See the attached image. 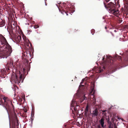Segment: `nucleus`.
Masks as SVG:
<instances>
[{
  "mask_svg": "<svg viewBox=\"0 0 128 128\" xmlns=\"http://www.w3.org/2000/svg\"><path fill=\"white\" fill-rule=\"evenodd\" d=\"M4 20H2V22L0 24V25H1V26H4Z\"/></svg>",
  "mask_w": 128,
  "mask_h": 128,
  "instance_id": "nucleus-18",
  "label": "nucleus"
},
{
  "mask_svg": "<svg viewBox=\"0 0 128 128\" xmlns=\"http://www.w3.org/2000/svg\"><path fill=\"white\" fill-rule=\"evenodd\" d=\"M115 58L118 59L120 62L122 61L121 57L120 56L116 55L115 56Z\"/></svg>",
  "mask_w": 128,
  "mask_h": 128,
  "instance_id": "nucleus-14",
  "label": "nucleus"
},
{
  "mask_svg": "<svg viewBox=\"0 0 128 128\" xmlns=\"http://www.w3.org/2000/svg\"><path fill=\"white\" fill-rule=\"evenodd\" d=\"M114 118H112L111 119V122L112 123L114 122Z\"/></svg>",
  "mask_w": 128,
  "mask_h": 128,
  "instance_id": "nucleus-23",
  "label": "nucleus"
},
{
  "mask_svg": "<svg viewBox=\"0 0 128 128\" xmlns=\"http://www.w3.org/2000/svg\"><path fill=\"white\" fill-rule=\"evenodd\" d=\"M18 41L20 42V40H21V37L20 36H18Z\"/></svg>",
  "mask_w": 128,
  "mask_h": 128,
  "instance_id": "nucleus-19",
  "label": "nucleus"
},
{
  "mask_svg": "<svg viewBox=\"0 0 128 128\" xmlns=\"http://www.w3.org/2000/svg\"><path fill=\"white\" fill-rule=\"evenodd\" d=\"M91 33L93 35L94 32V29H92L91 30Z\"/></svg>",
  "mask_w": 128,
  "mask_h": 128,
  "instance_id": "nucleus-21",
  "label": "nucleus"
},
{
  "mask_svg": "<svg viewBox=\"0 0 128 128\" xmlns=\"http://www.w3.org/2000/svg\"><path fill=\"white\" fill-rule=\"evenodd\" d=\"M116 117V118H117L118 119H119L118 117V116H117Z\"/></svg>",
  "mask_w": 128,
  "mask_h": 128,
  "instance_id": "nucleus-40",
  "label": "nucleus"
},
{
  "mask_svg": "<svg viewBox=\"0 0 128 128\" xmlns=\"http://www.w3.org/2000/svg\"><path fill=\"white\" fill-rule=\"evenodd\" d=\"M114 128H118L116 126L115 124H114Z\"/></svg>",
  "mask_w": 128,
  "mask_h": 128,
  "instance_id": "nucleus-24",
  "label": "nucleus"
},
{
  "mask_svg": "<svg viewBox=\"0 0 128 128\" xmlns=\"http://www.w3.org/2000/svg\"><path fill=\"white\" fill-rule=\"evenodd\" d=\"M106 58H107L108 59H107V60L108 61V60H110V63H112L113 62V60L111 59V57H110V56H106Z\"/></svg>",
  "mask_w": 128,
  "mask_h": 128,
  "instance_id": "nucleus-15",
  "label": "nucleus"
},
{
  "mask_svg": "<svg viewBox=\"0 0 128 128\" xmlns=\"http://www.w3.org/2000/svg\"><path fill=\"white\" fill-rule=\"evenodd\" d=\"M88 111V106L87 105L84 111V114H86Z\"/></svg>",
  "mask_w": 128,
  "mask_h": 128,
  "instance_id": "nucleus-13",
  "label": "nucleus"
},
{
  "mask_svg": "<svg viewBox=\"0 0 128 128\" xmlns=\"http://www.w3.org/2000/svg\"><path fill=\"white\" fill-rule=\"evenodd\" d=\"M24 112H27V110H24Z\"/></svg>",
  "mask_w": 128,
  "mask_h": 128,
  "instance_id": "nucleus-36",
  "label": "nucleus"
},
{
  "mask_svg": "<svg viewBox=\"0 0 128 128\" xmlns=\"http://www.w3.org/2000/svg\"><path fill=\"white\" fill-rule=\"evenodd\" d=\"M92 114L95 116H97L98 115V109L96 108L93 111Z\"/></svg>",
  "mask_w": 128,
  "mask_h": 128,
  "instance_id": "nucleus-10",
  "label": "nucleus"
},
{
  "mask_svg": "<svg viewBox=\"0 0 128 128\" xmlns=\"http://www.w3.org/2000/svg\"><path fill=\"white\" fill-rule=\"evenodd\" d=\"M104 4L105 8H109V12L112 14L116 16L120 15L118 10H116V4L112 2H110L106 4L105 2H104Z\"/></svg>",
  "mask_w": 128,
  "mask_h": 128,
  "instance_id": "nucleus-2",
  "label": "nucleus"
},
{
  "mask_svg": "<svg viewBox=\"0 0 128 128\" xmlns=\"http://www.w3.org/2000/svg\"><path fill=\"white\" fill-rule=\"evenodd\" d=\"M107 121L108 123L109 124L108 126V128H113V125H112V123L109 121V118L108 117V118H106Z\"/></svg>",
  "mask_w": 128,
  "mask_h": 128,
  "instance_id": "nucleus-8",
  "label": "nucleus"
},
{
  "mask_svg": "<svg viewBox=\"0 0 128 128\" xmlns=\"http://www.w3.org/2000/svg\"><path fill=\"white\" fill-rule=\"evenodd\" d=\"M103 68H104V69H105V67H104V66H103Z\"/></svg>",
  "mask_w": 128,
  "mask_h": 128,
  "instance_id": "nucleus-35",
  "label": "nucleus"
},
{
  "mask_svg": "<svg viewBox=\"0 0 128 128\" xmlns=\"http://www.w3.org/2000/svg\"><path fill=\"white\" fill-rule=\"evenodd\" d=\"M75 106H78V105H77L76 102H75L74 100H72V103L71 104V108L72 112L73 111H76V108Z\"/></svg>",
  "mask_w": 128,
  "mask_h": 128,
  "instance_id": "nucleus-6",
  "label": "nucleus"
},
{
  "mask_svg": "<svg viewBox=\"0 0 128 128\" xmlns=\"http://www.w3.org/2000/svg\"><path fill=\"white\" fill-rule=\"evenodd\" d=\"M93 99L94 100H94H96V98H94V97H93Z\"/></svg>",
  "mask_w": 128,
  "mask_h": 128,
  "instance_id": "nucleus-33",
  "label": "nucleus"
},
{
  "mask_svg": "<svg viewBox=\"0 0 128 128\" xmlns=\"http://www.w3.org/2000/svg\"><path fill=\"white\" fill-rule=\"evenodd\" d=\"M114 32H116V30H114Z\"/></svg>",
  "mask_w": 128,
  "mask_h": 128,
  "instance_id": "nucleus-38",
  "label": "nucleus"
},
{
  "mask_svg": "<svg viewBox=\"0 0 128 128\" xmlns=\"http://www.w3.org/2000/svg\"><path fill=\"white\" fill-rule=\"evenodd\" d=\"M29 42L30 43V46H31V44L30 43V42L28 40H27V41H26V46H27V47H28V48H30V47L29 46Z\"/></svg>",
  "mask_w": 128,
  "mask_h": 128,
  "instance_id": "nucleus-16",
  "label": "nucleus"
},
{
  "mask_svg": "<svg viewBox=\"0 0 128 128\" xmlns=\"http://www.w3.org/2000/svg\"><path fill=\"white\" fill-rule=\"evenodd\" d=\"M124 0V2L128 5V0Z\"/></svg>",
  "mask_w": 128,
  "mask_h": 128,
  "instance_id": "nucleus-20",
  "label": "nucleus"
},
{
  "mask_svg": "<svg viewBox=\"0 0 128 128\" xmlns=\"http://www.w3.org/2000/svg\"><path fill=\"white\" fill-rule=\"evenodd\" d=\"M98 128H101V127L99 125L98 126Z\"/></svg>",
  "mask_w": 128,
  "mask_h": 128,
  "instance_id": "nucleus-31",
  "label": "nucleus"
},
{
  "mask_svg": "<svg viewBox=\"0 0 128 128\" xmlns=\"http://www.w3.org/2000/svg\"><path fill=\"white\" fill-rule=\"evenodd\" d=\"M25 69L24 68H23L22 70L21 71L20 70L18 72V73L17 74L16 73L15 74L16 76V78H15V80L16 81H18V82H20L21 80L23 79L24 78L23 74L24 72ZM23 80L22 81V82Z\"/></svg>",
  "mask_w": 128,
  "mask_h": 128,
  "instance_id": "nucleus-4",
  "label": "nucleus"
},
{
  "mask_svg": "<svg viewBox=\"0 0 128 128\" xmlns=\"http://www.w3.org/2000/svg\"><path fill=\"white\" fill-rule=\"evenodd\" d=\"M7 66L9 68L13 66V64L12 62V61L10 60V62H8L7 63Z\"/></svg>",
  "mask_w": 128,
  "mask_h": 128,
  "instance_id": "nucleus-9",
  "label": "nucleus"
},
{
  "mask_svg": "<svg viewBox=\"0 0 128 128\" xmlns=\"http://www.w3.org/2000/svg\"><path fill=\"white\" fill-rule=\"evenodd\" d=\"M105 28L106 29V28H107V27H106H106H105Z\"/></svg>",
  "mask_w": 128,
  "mask_h": 128,
  "instance_id": "nucleus-39",
  "label": "nucleus"
},
{
  "mask_svg": "<svg viewBox=\"0 0 128 128\" xmlns=\"http://www.w3.org/2000/svg\"><path fill=\"white\" fill-rule=\"evenodd\" d=\"M122 21V18H118V23H120Z\"/></svg>",
  "mask_w": 128,
  "mask_h": 128,
  "instance_id": "nucleus-17",
  "label": "nucleus"
},
{
  "mask_svg": "<svg viewBox=\"0 0 128 128\" xmlns=\"http://www.w3.org/2000/svg\"><path fill=\"white\" fill-rule=\"evenodd\" d=\"M117 4H118V6L119 7H120V4H119V2L118 1L117 2Z\"/></svg>",
  "mask_w": 128,
  "mask_h": 128,
  "instance_id": "nucleus-26",
  "label": "nucleus"
},
{
  "mask_svg": "<svg viewBox=\"0 0 128 128\" xmlns=\"http://www.w3.org/2000/svg\"><path fill=\"white\" fill-rule=\"evenodd\" d=\"M86 97L85 96V95H84V96H83L82 97H81L79 100V102H80V103H82L84 100L86 99Z\"/></svg>",
  "mask_w": 128,
  "mask_h": 128,
  "instance_id": "nucleus-11",
  "label": "nucleus"
},
{
  "mask_svg": "<svg viewBox=\"0 0 128 128\" xmlns=\"http://www.w3.org/2000/svg\"><path fill=\"white\" fill-rule=\"evenodd\" d=\"M124 62H122V63L121 64H124Z\"/></svg>",
  "mask_w": 128,
  "mask_h": 128,
  "instance_id": "nucleus-37",
  "label": "nucleus"
},
{
  "mask_svg": "<svg viewBox=\"0 0 128 128\" xmlns=\"http://www.w3.org/2000/svg\"><path fill=\"white\" fill-rule=\"evenodd\" d=\"M16 123L17 124H18V122H16Z\"/></svg>",
  "mask_w": 128,
  "mask_h": 128,
  "instance_id": "nucleus-41",
  "label": "nucleus"
},
{
  "mask_svg": "<svg viewBox=\"0 0 128 128\" xmlns=\"http://www.w3.org/2000/svg\"><path fill=\"white\" fill-rule=\"evenodd\" d=\"M105 56H104L103 57L102 60H104V59L105 58Z\"/></svg>",
  "mask_w": 128,
  "mask_h": 128,
  "instance_id": "nucleus-27",
  "label": "nucleus"
},
{
  "mask_svg": "<svg viewBox=\"0 0 128 128\" xmlns=\"http://www.w3.org/2000/svg\"><path fill=\"white\" fill-rule=\"evenodd\" d=\"M34 112L32 111V112L31 117L30 118L31 121L32 122L34 119Z\"/></svg>",
  "mask_w": 128,
  "mask_h": 128,
  "instance_id": "nucleus-12",
  "label": "nucleus"
},
{
  "mask_svg": "<svg viewBox=\"0 0 128 128\" xmlns=\"http://www.w3.org/2000/svg\"><path fill=\"white\" fill-rule=\"evenodd\" d=\"M125 60L126 61V62L127 61H128V60H126L125 59H124V63H125Z\"/></svg>",
  "mask_w": 128,
  "mask_h": 128,
  "instance_id": "nucleus-29",
  "label": "nucleus"
},
{
  "mask_svg": "<svg viewBox=\"0 0 128 128\" xmlns=\"http://www.w3.org/2000/svg\"><path fill=\"white\" fill-rule=\"evenodd\" d=\"M116 117V116H115V117H114V116H113V118H114V120H116V119H115V117Z\"/></svg>",
  "mask_w": 128,
  "mask_h": 128,
  "instance_id": "nucleus-30",
  "label": "nucleus"
},
{
  "mask_svg": "<svg viewBox=\"0 0 128 128\" xmlns=\"http://www.w3.org/2000/svg\"><path fill=\"white\" fill-rule=\"evenodd\" d=\"M58 6L59 11L60 12H61V13L63 14H64L63 12H64L65 14H66V15L68 16V15L69 14H70V12H68V10L70 9V8L68 7H66V9L65 8V10H64L63 8L61 7L60 8V7H58V6Z\"/></svg>",
  "mask_w": 128,
  "mask_h": 128,
  "instance_id": "nucleus-5",
  "label": "nucleus"
},
{
  "mask_svg": "<svg viewBox=\"0 0 128 128\" xmlns=\"http://www.w3.org/2000/svg\"><path fill=\"white\" fill-rule=\"evenodd\" d=\"M94 90V88H92V90H91V93H92V92H93Z\"/></svg>",
  "mask_w": 128,
  "mask_h": 128,
  "instance_id": "nucleus-25",
  "label": "nucleus"
},
{
  "mask_svg": "<svg viewBox=\"0 0 128 128\" xmlns=\"http://www.w3.org/2000/svg\"><path fill=\"white\" fill-rule=\"evenodd\" d=\"M104 119L103 118H102L99 121V123L102 128H105V127L106 125L104 124Z\"/></svg>",
  "mask_w": 128,
  "mask_h": 128,
  "instance_id": "nucleus-7",
  "label": "nucleus"
},
{
  "mask_svg": "<svg viewBox=\"0 0 128 128\" xmlns=\"http://www.w3.org/2000/svg\"><path fill=\"white\" fill-rule=\"evenodd\" d=\"M96 103V100H94V102H93V104L94 105Z\"/></svg>",
  "mask_w": 128,
  "mask_h": 128,
  "instance_id": "nucleus-28",
  "label": "nucleus"
},
{
  "mask_svg": "<svg viewBox=\"0 0 128 128\" xmlns=\"http://www.w3.org/2000/svg\"><path fill=\"white\" fill-rule=\"evenodd\" d=\"M102 111L103 112H104L106 111V110H103Z\"/></svg>",
  "mask_w": 128,
  "mask_h": 128,
  "instance_id": "nucleus-34",
  "label": "nucleus"
},
{
  "mask_svg": "<svg viewBox=\"0 0 128 128\" xmlns=\"http://www.w3.org/2000/svg\"><path fill=\"white\" fill-rule=\"evenodd\" d=\"M0 47L4 56H10L12 50V48L7 42L6 38L2 35L0 34Z\"/></svg>",
  "mask_w": 128,
  "mask_h": 128,
  "instance_id": "nucleus-1",
  "label": "nucleus"
},
{
  "mask_svg": "<svg viewBox=\"0 0 128 128\" xmlns=\"http://www.w3.org/2000/svg\"><path fill=\"white\" fill-rule=\"evenodd\" d=\"M3 99L4 100V103L2 101V99L0 98V105H2L7 112L8 113V110H9L10 109V104H11L12 106H14L8 97L4 96L3 98Z\"/></svg>",
  "mask_w": 128,
  "mask_h": 128,
  "instance_id": "nucleus-3",
  "label": "nucleus"
},
{
  "mask_svg": "<svg viewBox=\"0 0 128 128\" xmlns=\"http://www.w3.org/2000/svg\"><path fill=\"white\" fill-rule=\"evenodd\" d=\"M84 79H82V82H81V83H82V82H83V81H84Z\"/></svg>",
  "mask_w": 128,
  "mask_h": 128,
  "instance_id": "nucleus-32",
  "label": "nucleus"
},
{
  "mask_svg": "<svg viewBox=\"0 0 128 128\" xmlns=\"http://www.w3.org/2000/svg\"><path fill=\"white\" fill-rule=\"evenodd\" d=\"M39 26H38V25H36V26H34V28H36V29L37 28H39Z\"/></svg>",
  "mask_w": 128,
  "mask_h": 128,
  "instance_id": "nucleus-22",
  "label": "nucleus"
}]
</instances>
